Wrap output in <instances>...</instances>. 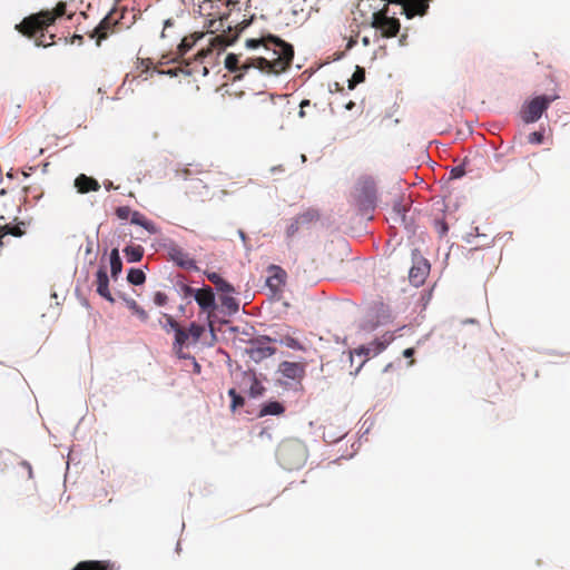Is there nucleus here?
<instances>
[{"mask_svg": "<svg viewBox=\"0 0 570 570\" xmlns=\"http://www.w3.org/2000/svg\"><path fill=\"white\" fill-rule=\"evenodd\" d=\"M542 100H544L547 102V107L549 108L550 105L556 101L557 99H559V96L558 95H541L539 96Z\"/></svg>", "mask_w": 570, "mask_h": 570, "instance_id": "45", "label": "nucleus"}, {"mask_svg": "<svg viewBox=\"0 0 570 570\" xmlns=\"http://www.w3.org/2000/svg\"><path fill=\"white\" fill-rule=\"evenodd\" d=\"M140 227H142L145 230H147L150 235H156L160 232L159 227L151 220L145 218Z\"/></svg>", "mask_w": 570, "mask_h": 570, "instance_id": "36", "label": "nucleus"}, {"mask_svg": "<svg viewBox=\"0 0 570 570\" xmlns=\"http://www.w3.org/2000/svg\"><path fill=\"white\" fill-rule=\"evenodd\" d=\"M390 340H391L390 337L384 341L375 340V341L371 342L370 344L361 345L360 347H357L353 352H351L350 353L351 364H353L355 355L358 357H361V356L365 357L363 361H361L358 363V365L356 366L353 374L356 375L361 371V368L363 367V365L366 363V361L368 360V357L371 355L376 356L381 352H383L385 350V347L387 346V344L390 343Z\"/></svg>", "mask_w": 570, "mask_h": 570, "instance_id": "6", "label": "nucleus"}, {"mask_svg": "<svg viewBox=\"0 0 570 570\" xmlns=\"http://www.w3.org/2000/svg\"><path fill=\"white\" fill-rule=\"evenodd\" d=\"M65 12H66V4L59 3L55 10L56 17H62L65 14Z\"/></svg>", "mask_w": 570, "mask_h": 570, "instance_id": "47", "label": "nucleus"}, {"mask_svg": "<svg viewBox=\"0 0 570 570\" xmlns=\"http://www.w3.org/2000/svg\"><path fill=\"white\" fill-rule=\"evenodd\" d=\"M110 263V277L115 281L119 277L122 272V262L119 256L118 248H112L109 255Z\"/></svg>", "mask_w": 570, "mask_h": 570, "instance_id": "19", "label": "nucleus"}, {"mask_svg": "<svg viewBox=\"0 0 570 570\" xmlns=\"http://www.w3.org/2000/svg\"><path fill=\"white\" fill-rule=\"evenodd\" d=\"M191 362H193V370H194V372H195V373H197V374H199V373H200V370H202V367H200L199 363L196 361V358H195V357L191 360Z\"/></svg>", "mask_w": 570, "mask_h": 570, "instance_id": "51", "label": "nucleus"}, {"mask_svg": "<svg viewBox=\"0 0 570 570\" xmlns=\"http://www.w3.org/2000/svg\"><path fill=\"white\" fill-rule=\"evenodd\" d=\"M195 292H196V289H194L189 285H186V284H180L179 285L178 293L180 295H183L185 298H188V297H193L194 298Z\"/></svg>", "mask_w": 570, "mask_h": 570, "instance_id": "39", "label": "nucleus"}, {"mask_svg": "<svg viewBox=\"0 0 570 570\" xmlns=\"http://www.w3.org/2000/svg\"><path fill=\"white\" fill-rule=\"evenodd\" d=\"M188 338H189V334L186 330L181 328L180 326L175 328V331H174V348L179 347V351H180L183 348V346L186 344Z\"/></svg>", "mask_w": 570, "mask_h": 570, "instance_id": "28", "label": "nucleus"}, {"mask_svg": "<svg viewBox=\"0 0 570 570\" xmlns=\"http://www.w3.org/2000/svg\"><path fill=\"white\" fill-rule=\"evenodd\" d=\"M360 328L364 332H372L376 328V324L373 322L365 321L360 325Z\"/></svg>", "mask_w": 570, "mask_h": 570, "instance_id": "44", "label": "nucleus"}, {"mask_svg": "<svg viewBox=\"0 0 570 570\" xmlns=\"http://www.w3.org/2000/svg\"><path fill=\"white\" fill-rule=\"evenodd\" d=\"M96 283L97 288L96 292L99 296L105 298L106 301L114 303L115 298L111 295L109 289V276L107 274L106 266H100L96 273Z\"/></svg>", "mask_w": 570, "mask_h": 570, "instance_id": "11", "label": "nucleus"}, {"mask_svg": "<svg viewBox=\"0 0 570 570\" xmlns=\"http://www.w3.org/2000/svg\"><path fill=\"white\" fill-rule=\"evenodd\" d=\"M244 377L249 381L248 395L253 399H257L264 395L265 387L261 381L256 377L254 372H244Z\"/></svg>", "mask_w": 570, "mask_h": 570, "instance_id": "16", "label": "nucleus"}, {"mask_svg": "<svg viewBox=\"0 0 570 570\" xmlns=\"http://www.w3.org/2000/svg\"><path fill=\"white\" fill-rule=\"evenodd\" d=\"M414 353V350L413 348H405L404 352H403V356L404 357H411Z\"/></svg>", "mask_w": 570, "mask_h": 570, "instance_id": "52", "label": "nucleus"}, {"mask_svg": "<svg viewBox=\"0 0 570 570\" xmlns=\"http://www.w3.org/2000/svg\"><path fill=\"white\" fill-rule=\"evenodd\" d=\"M277 383L285 390L299 391L305 375V366L297 362L283 361L277 370Z\"/></svg>", "mask_w": 570, "mask_h": 570, "instance_id": "2", "label": "nucleus"}, {"mask_svg": "<svg viewBox=\"0 0 570 570\" xmlns=\"http://www.w3.org/2000/svg\"><path fill=\"white\" fill-rule=\"evenodd\" d=\"M164 247L167 249L169 258L177 266L188 271L198 269L195 259L190 258L189 255L183 248L176 245L173 240L165 243Z\"/></svg>", "mask_w": 570, "mask_h": 570, "instance_id": "10", "label": "nucleus"}, {"mask_svg": "<svg viewBox=\"0 0 570 570\" xmlns=\"http://www.w3.org/2000/svg\"><path fill=\"white\" fill-rule=\"evenodd\" d=\"M146 217L138 210L130 212V223L140 226Z\"/></svg>", "mask_w": 570, "mask_h": 570, "instance_id": "42", "label": "nucleus"}, {"mask_svg": "<svg viewBox=\"0 0 570 570\" xmlns=\"http://www.w3.org/2000/svg\"><path fill=\"white\" fill-rule=\"evenodd\" d=\"M269 276L266 279V285L273 289L277 291L281 285L285 284L286 281V272L277 265H271L268 267Z\"/></svg>", "mask_w": 570, "mask_h": 570, "instance_id": "14", "label": "nucleus"}, {"mask_svg": "<svg viewBox=\"0 0 570 570\" xmlns=\"http://www.w3.org/2000/svg\"><path fill=\"white\" fill-rule=\"evenodd\" d=\"M75 187L77 188L78 193L86 194L90 190L97 191L100 188V185L98 180H96L92 177H88L85 174H80L75 179Z\"/></svg>", "mask_w": 570, "mask_h": 570, "instance_id": "15", "label": "nucleus"}, {"mask_svg": "<svg viewBox=\"0 0 570 570\" xmlns=\"http://www.w3.org/2000/svg\"><path fill=\"white\" fill-rule=\"evenodd\" d=\"M23 465L28 469L29 478H32V469L28 462H23Z\"/></svg>", "mask_w": 570, "mask_h": 570, "instance_id": "55", "label": "nucleus"}, {"mask_svg": "<svg viewBox=\"0 0 570 570\" xmlns=\"http://www.w3.org/2000/svg\"><path fill=\"white\" fill-rule=\"evenodd\" d=\"M354 43H355L354 40H350V42L347 43V48L351 49L354 46Z\"/></svg>", "mask_w": 570, "mask_h": 570, "instance_id": "62", "label": "nucleus"}, {"mask_svg": "<svg viewBox=\"0 0 570 570\" xmlns=\"http://www.w3.org/2000/svg\"><path fill=\"white\" fill-rule=\"evenodd\" d=\"M165 317V323L163 324V328L166 331V332H169V331H175V328L179 327V324L168 314H165L164 315Z\"/></svg>", "mask_w": 570, "mask_h": 570, "instance_id": "37", "label": "nucleus"}, {"mask_svg": "<svg viewBox=\"0 0 570 570\" xmlns=\"http://www.w3.org/2000/svg\"><path fill=\"white\" fill-rule=\"evenodd\" d=\"M469 164V159L465 157L459 166L452 167L450 170V179H460L465 175V166Z\"/></svg>", "mask_w": 570, "mask_h": 570, "instance_id": "31", "label": "nucleus"}, {"mask_svg": "<svg viewBox=\"0 0 570 570\" xmlns=\"http://www.w3.org/2000/svg\"><path fill=\"white\" fill-rule=\"evenodd\" d=\"M365 79V71L363 68L356 67L355 72L353 73L352 78L348 80V88L354 89V87L361 82H363Z\"/></svg>", "mask_w": 570, "mask_h": 570, "instance_id": "33", "label": "nucleus"}, {"mask_svg": "<svg viewBox=\"0 0 570 570\" xmlns=\"http://www.w3.org/2000/svg\"><path fill=\"white\" fill-rule=\"evenodd\" d=\"M543 141L542 131H533L528 136V142L532 145H540Z\"/></svg>", "mask_w": 570, "mask_h": 570, "instance_id": "38", "label": "nucleus"}, {"mask_svg": "<svg viewBox=\"0 0 570 570\" xmlns=\"http://www.w3.org/2000/svg\"><path fill=\"white\" fill-rule=\"evenodd\" d=\"M298 116H299L301 118H303V117L305 116V111H304V109H302V108H301V110H299V112H298Z\"/></svg>", "mask_w": 570, "mask_h": 570, "instance_id": "64", "label": "nucleus"}, {"mask_svg": "<svg viewBox=\"0 0 570 570\" xmlns=\"http://www.w3.org/2000/svg\"><path fill=\"white\" fill-rule=\"evenodd\" d=\"M362 43H363L364 46H368V45H370V38H368V37H363V38H362Z\"/></svg>", "mask_w": 570, "mask_h": 570, "instance_id": "59", "label": "nucleus"}, {"mask_svg": "<svg viewBox=\"0 0 570 570\" xmlns=\"http://www.w3.org/2000/svg\"><path fill=\"white\" fill-rule=\"evenodd\" d=\"M22 234H23V232L19 226H10V225L0 226V245H3V238L6 236L11 235V236L20 237Z\"/></svg>", "mask_w": 570, "mask_h": 570, "instance_id": "29", "label": "nucleus"}, {"mask_svg": "<svg viewBox=\"0 0 570 570\" xmlns=\"http://www.w3.org/2000/svg\"><path fill=\"white\" fill-rule=\"evenodd\" d=\"M72 570H116L109 561H81Z\"/></svg>", "mask_w": 570, "mask_h": 570, "instance_id": "17", "label": "nucleus"}, {"mask_svg": "<svg viewBox=\"0 0 570 570\" xmlns=\"http://www.w3.org/2000/svg\"><path fill=\"white\" fill-rule=\"evenodd\" d=\"M413 265L409 271V279L414 286H420L424 283L430 272V264L428 259L420 255L417 249L412 252Z\"/></svg>", "mask_w": 570, "mask_h": 570, "instance_id": "8", "label": "nucleus"}, {"mask_svg": "<svg viewBox=\"0 0 570 570\" xmlns=\"http://www.w3.org/2000/svg\"><path fill=\"white\" fill-rule=\"evenodd\" d=\"M124 254L129 263H137L142 258L144 248L140 245H128L124 248Z\"/></svg>", "mask_w": 570, "mask_h": 570, "instance_id": "24", "label": "nucleus"}, {"mask_svg": "<svg viewBox=\"0 0 570 570\" xmlns=\"http://www.w3.org/2000/svg\"><path fill=\"white\" fill-rule=\"evenodd\" d=\"M271 39L278 47L273 51L274 56L277 55V58L274 60H268L266 56L247 58L239 67V57L235 53H228L224 61L225 68L230 72H236L237 70L247 72L249 69H258L261 72L275 76L285 71L293 60L294 49L289 43L277 37H271Z\"/></svg>", "mask_w": 570, "mask_h": 570, "instance_id": "1", "label": "nucleus"}, {"mask_svg": "<svg viewBox=\"0 0 570 570\" xmlns=\"http://www.w3.org/2000/svg\"><path fill=\"white\" fill-rule=\"evenodd\" d=\"M194 299L203 311H210L216 308L215 295L209 286H204L202 289H196Z\"/></svg>", "mask_w": 570, "mask_h": 570, "instance_id": "12", "label": "nucleus"}, {"mask_svg": "<svg viewBox=\"0 0 570 570\" xmlns=\"http://www.w3.org/2000/svg\"><path fill=\"white\" fill-rule=\"evenodd\" d=\"M354 107V102L350 101L347 105H346V109H352Z\"/></svg>", "mask_w": 570, "mask_h": 570, "instance_id": "63", "label": "nucleus"}, {"mask_svg": "<svg viewBox=\"0 0 570 570\" xmlns=\"http://www.w3.org/2000/svg\"><path fill=\"white\" fill-rule=\"evenodd\" d=\"M271 35L267 37V38H263V39H247L246 40V48L248 49H252V50H255V49H259V48H263V52L271 56L269 57H266L268 60H274L275 58H277V55H273V51L274 49H277L278 47H276L275 42L271 39Z\"/></svg>", "mask_w": 570, "mask_h": 570, "instance_id": "13", "label": "nucleus"}, {"mask_svg": "<svg viewBox=\"0 0 570 570\" xmlns=\"http://www.w3.org/2000/svg\"><path fill=\"white\" fill-rule=\"evenodd\" d=\"M168 302V297L164 292H156L154 295V303L157 306H164Z\"/></svg>", "mask_w": 570, "mask_h": 570, "instance_id": "41", "label": "nucleus"}, {"mask_svg": "<svg viewBox=\"0 0 570 570\" xmlns=\"http://www.w3.org/2000/svg\"><path fill=\"white\" fill-rule=\"evenodd\" d=\"M109 24V17L106 16L104 20L99 23L98 28L96 29L97 32H99L102 29H106Z\"/></svg>", "mask_w": 570, "mask_h": 570, "instance_id": "49", "label": "nucleus"}, {"mask_svg": "<svg viewBox=\"0 0 570 570\" xmlns=\"http://www.w3.org/2000/svg\"><path fill=\"white\" fill-rule=\"evenodd\" d=\"M285 411V407L282 403L277 401H271L263 405V407L259 411V416H267V415H279Z\"/></svg>", "mask_w": 570, "mask_h": 570, "instance_id": "22", "label": "nucleus"}, {"mask_svg": "<svg viewBox=\"0 0 570 570\" xmlns=\"http://www.w3.org/2000/svg\"><path fill=\"white\" fill-rule=\"evenodd\" d=\"M405 36H402L399 40L400 45L403 46L404 45V41H405Z\"/></svg>", "mask_w": 570, "mask_h": 570, "instance_id": "61", "label": "nucleus"}, {"mask_svg": "<svg viewBox=\"0 0 570 570\" xmlns=\"http://www.w3.org/2000/svg\"><path fill=\"white\" fill-rule=\"evenodd\" d=\"M393 213L401 219L402 223H405L406 217V208L402 204L401 199H396L393 204Z\"/></svg>", "mask_w": 570, "mask_h": 570, "instance_id": "35", "label": "nucleus"}, {"mask_svg": "<svg viewBox=\"0 0 570 570\" xmlns=\"http://www.w3.org/2000/svg\"><path fill=\"white\" fill-rule=\"evenodd\" d=\"M356 205L363 214H368L376 206V188L372 178H365L360 183Z\"/></svg>", "mask_w": 570, "mask_h": 570, "instance_id": "4", "label": "nucleus"}, {"mask_svg": "<svg viewBox=\"0 0 570 570\" xmlns=\"http://www.w3.org/2000/svg\"><path fill=\"white\" fill-rule=\"evenodd\" d=\"M371 26L382 32L384 37H394L400 30V21L395 18L389 17L382 12H374L372 14Z\"/></svg>", "mask_w": 570, "mask_h": 570, "instance_id": "9", "label": "nucleus"}, {"mask_svg": "<svg viewBox=\"0 0 570 570\" xmlns=\"http://www.w3.org/2000/svg\"><path fill=\"white\" fill-rule=\"evenodd\" d=\"M217 21L210 20L209 28L212 29L210 32L213 33L214 30H218L219 28H223V20L218 21V26H216Z\"/></svg>", "mask_w": 570, "mask_h": 570, "instance_id": "48", "label": "nucleus"}, {"mask_svg": "<svg viewBox=\"0 0 570 570\" xmlns=\"http://www.w3.org/2000/svg\"><path fill=\"white\" fill-rule=\"evenodd\" d=\"M206 276L216 286L217 291L225 294L235 293L233 285L226 282L219 274L212 272L207 273Z\"/></svg>", "mask_w": 570, "mask_h": 570, "instance_id": "18", "label": "nucleus"}, {"mask_svg": "<svg viewBox=\"0 0 570 570\" xmlns=\"http://www.w3.org/2000/svg\"><path fill=\"white\" fill-rule=\"evenodd\" d=\"M80 303L85 306V307H89V302L86 299V298H81L80 299Z\"/></svg>", "mask_w": 570, "mask_h": 570, "instance_id": "60", "label": "nucleus"}, {"mask_svg": "<svg viewBox=\"0 0 570 570\" xmlns=\"http://www.w3.org/2000/svg\"><path fill=\"white\" fill-rule=\"evenodd\" d=\"M204 331H205L204 326L200 324H197L195 322L190 323V325L187 330V332H188L189 336H191L194 343H197L199 341Z\"/></svg>", "mask_w": 570, "mask_h": 570, "instance_id": "32", "label": "nucleus"}, {"mask_svg": "<svg viewBox=\"0 0 570 570\" xmlns=\"http://www.w3.org/2000/svg\"><path fill=\"white\" fill-rule=\"evenodd\" d=\"M127 281L135 286L142 285L146 282L145 272L140 268H129L127 273Z\"/></svg>", "mask_w": 570, "mask_h": 570, "instance_id": "25", "label": "nucleus"}, {"mask_svg": "<svg viewBox=\"0 0 570 570\" xmlns=\"http://www.w3.org/2000/svg\"><path fill=\"white\" fill-rule=\"evenodd\" d=\"M547 110V102L537 96L523 104L520 117L524 124L529 125L538 121Z\"/></svg>", "mask_w": 570, "mask_h": 570, "instance_id": "7", "label": "nucleus"}, {"mask_svg": "<svg viewBox=\"0 0 570 570\" xmlns=\"http://www.w3.org/2000/svg\"><path fill=\"white\" fill-rule=\"evenodd\" d=\"M273 342L279 343L281 345L286 346L287 348H291L293 351H304L305 350L304 346L302 345V343L297 338H295L288 334L275 336V337H273Z\"/></svg>", "mask_w": 570, "mask_h": 570, "instance_id": "20", "label": "nucleus"}, {"mask_svg": "<svg viewBox=\"0 0 570 570\" xmlns=\"http://www.w3.org/2000/svg\"><path fill=\"white\" fill-rule=\"evenodd\" d=\"M212 46H222L223 45V38L220 36H214L210 38Z\"/></svg>", "mask_w": 570, "mask_h": 570, "instance_id": "50", "label": "nucleus"}, {"mask_svg": "<svg viewBox=\"0 0 570 570\" xmlns=\"http://www.w3.org/2000/svg\"><path fill=\"white\" fill-rule=\"evenodd\" d=\"M302 227L303 226L301 225V222L297 218V216L294 217L286 228V238L292 239Z\"/></svg>", "mask_w": 570, "mask_h": 570, "instance_id": "34", "label": "nucleus"}, {"mask_svg": "<svg viewBox=\"0 0 570 570\" xmlns=\"http://www.w3.org/2000/svg\"><path fill=\"white\" fill-rule=\"evenodd\" d=\"M271 342H273V337L268 336H259L255 340H250L248 342L249 347L246 348V354L253 362L259 363L275 354L276 348L268 345Z\"/></svg>", "mask_w": 570, "mask_h": 570, "instance_id": "5", "label": "nucleus"}, {"mask_svg": "<svg viewBox=\"0 0 570 570\" xmlns=\"http://www.w3.org/2000/svg\"><path fill=\"white\" fill-rule=\"evenodd\" d=\"M130 212L128 206H120L116 209V215L119 219H127L130 216Z\"/></svg>", "mask_w": 570, "mask_h": 570, "instance_id": "43", "label": "nucleus"}, {"mask_svg": "<svg viewBox=\"0 0 570 570\" xmlns=\"http://www.w3.org/2000/svg\"><path fill=\"white\" fill-rule=\"evenodd\" d=\"M105 187H106L107 190H110V189L115 188L111 181L105 183Z\"/></svg>", "mask_w": 570, "mask_h": 570, "instance_id": "58", "label": "nucleus"}, {"mask_svg": "<svg viewBox=\"0 0 570 570\" xmlns=\"http://www.w3.org/2000/svg\"><path fill=\"white\" fill-rule=\"evenodd\" d=\"M228 396L230 397V410L234 412L237 407L244 405V397L239 395L235 389L228 390Z\"/></svg>", "mask_w": 570, "mask_h": 570, "instance_id": "30", "label": "nucleus"}, {"mask_svg": "<svg viewBox=\"0 0 570 570\" xmlns=\"http://www.w3.org/2000/svg\"><path fill=\"white\" fill-rule=\"evenodd\" d=\"M309 105H311V101H309V100H307V99H304V100H302V102H301L299 107H301L302 109H304L305 107H307V106H309Z\"/></svg>", "mask_w": 570, "mask_h": 570, "instance_id": "56", "label": "nucleus"}, {"mask_svg": "<svg viewBox=\"0 0 570 570\" xmlns=\"http://www.w3.org/2000/svg\"><path fill=\"white\" fill-rule=\"evenodd\" d=\"M174 350L179 358L190 360V361L194 358V356H191L190 354L184 353L183 348L180 351H179V347L174 348Z\"/></svg>", "mask_w": 570, "mask_h": 570, "instance_id": "46", "label": "nucleus"}, {"mask_svg": "<svg viewBox=\"0 0 570 570\" xmlns=\"http://www.w3.org/2000/svg\"><path fill=\"white\" fill-rule=\"evenodd\" d=\"M209 52L208 49H203L202 51H199L198 53V59H203L207 53Z\"/></svg>", "mask_w": 570, "mask_h": 570, "instance_id": "54", "label": "nucleus"}, {"mask_svg": "<svg viewBox=\"0 0 570 570\" xmlns=\"http://www.w3.org/2000/svg\"><path fill=\"white\" fill-rule=\"evenodd\" d=\"M434 226L441 237L444 236L449 230L448 224L443 219H436L434 222Z\"/></svg>", "mask_w": 570, "mask_h": 570, "instance_id": "40", "label": "nucleus"}, {"mask_svg": "<svg viewBox=\"0 0 570 570\" xmlns=\"http://www.w3.org/2000/svg\"><path fill=\"white\" fill-rule=\"evenodd\" d=\"M202 38H204V33H195L190 37V39L184 38L178 46V55H186Z\"/></svg>", "mask_w": 570, "mask_h": 570, "instance_id": "23", "label": "nucleus"}, {"mask_svg": "<svg viewBox=\"0 0 570 570\" xmlns=\"http://www.w3.org/2000/svg\"><path fill=\"white\" fill-rule=\"evenodd\" d=\"M53 16L50 13H41L31 16L22 20L21 23L17 24L16 28L28 37L36 38V46H45L42 38L45 37V29L53 23Z\"/></svg>", "mask_w": 570, "mask_h": 570, "instance_id": "3", "label": "nucleus"}, {"mask_svg": "<svg viewBox=\"0 0 570 570\" xmlns=\"http://www.w3.org/2000/svg\"><path fill=\"white\" fill-rule=\"evenodd\" d=\"M222 306L226 309L228 316H233L239 311V304L236 298L227 294L222 297Z\"/></svg>", "mask_w": 570, "mask_h": 570, "instance_id": "26", "label": "nucleus"}, {"mask_svg": "<svg viewBox=\"0 0 570 570\" xmlns=\"http://www.w3.org/2000/svg\"><path fill=\"white\" fill-rule=\"evenodd\" d=\"M208 326H209V331H210V334H212V338L215 341L216 336H215V333H214V328H213L212 322H209Z\"/></svg>", "mask_w": 570, "mask_h": 570, "instance_id": "57", "label": "nucleus"}, {"mask_svg": "<svg viewBox=\"0 0 570 570\" xmlns=\"http://www.w3.org/2000/svg\"><path fill=\"white\" fill-rule=\"evenodd\" d=\"M238 236L242 239V242L244 243V245H246V235L242 229L238 230Z\"/></svg>", "mask_w": 570, "mask_h": 570, "instance_id": "53", "label": "nucleus"}, {"mask_svg": "<svg viewBox=\"0 0 570 570\" xmlns=\"http://www.w3.org/2000/svg\"><path fill=\"white\" fill-rule=\"evenodd\" d=\"M120 297L125 302L126 306L132 313H135L139 317L140 321L146 322L148 320L147 312L142 307H140L134 298L127 297L126 295H121Z\"/></svg>", "mask_w": 570, "mask_h": 570, "instance_id": "21", "label": "nucleus"}, {"mask_svg": "<svg viewBox=\"0 0 570 570\" xmlns=\"http://www.w3.org/2000/svg\"><path fill=\"white\" fill-rule=\"evenodd\" d=\"M297 218L299 219L301 225L305 227L308 226L311 223L317 220L320 218V213L314 208H308L303 213L298 214Z\"/></svg>", "mask_w": 570, "mask_h": 570, "instance_id": "27", "label": "nucleus"}]
</instances>
